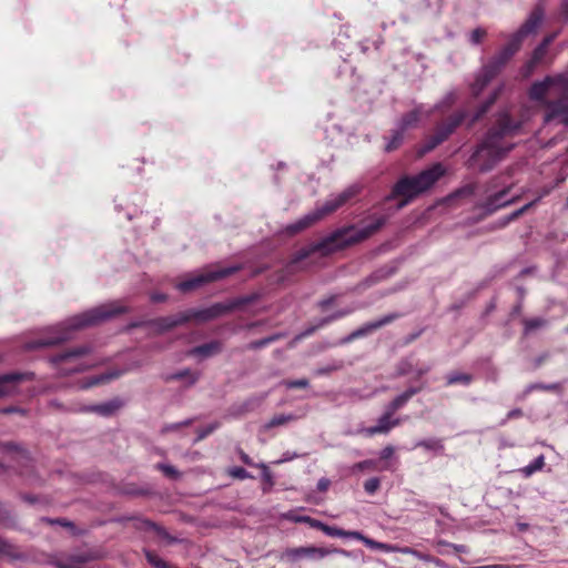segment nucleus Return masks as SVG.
<instances>
[{"label":"nucleus","mask_w":568,"mask_h":568,"mask_svg":"<svg viewBox=\"0 0 568 568\" xmlns=\"http://www.w3.org/2000/svg\"><path fill=\"white\" fill-rule=\"evenodd\" d=\"M521 126L523 122L513 119L508 112L499 113L495 123L475 146L467 166L480 173L491 171L515 148V143L508 139L518 135Z\"/></svg>","instance_id":"nucleus-1"},{"label":"nucleus","mask_w":568,"mask_h":568,"mask_svg":"<svg viewBox=\"0 0 568 568\" xmlns=\"http://www.w3.org/2000/svg\"><path fill=\"white\" fill-rule=\"evenodd\" d=\"M386 223V217L383 215L372 216L371 221L364 224L361 227L357 226H348L336 230L318 243L312 245L311 247H304L298 250L294 256L290 260L286 265L276 273V281L278 283L286 282L291 276H293L296 272L301 271L302 267L300 264L306 260L314 252H322L323 254H328L334 251L341 250L345 246L359 243L374 233H376L384 224Z\"/></svg>","instance_id":"nucleus-2"},{"label":"nucleus","mask_w":568,"mask_h":568,"mask_svg":"<svg viewBox=\"0 0 568 568\" xmlns=\"http://www.w3.org/2000/svg\"><path fill=\"white\" fill-rule=\"evenodd\" d=\"M126 312L128 307L122 305L120 302H110L92 307L67 318L55 327L51 328L47 334L27 342L24 344V349L33 351L55 346L69 341L75 331L98 325Z\"/></svg>","instance_id":"nucleus-3"},{"label":"nucleus","mask_w":568,"mask_h":568,"mask_svg":"<svg viewBox=\"0 0 568 568\" xmlns=\"http://www.w3.org/2000/svg\"><path fill=\"white\" fill-rule=\"evenodd\" d=\"M544 8L541 3H538L521 27L511 34L507 44L483 65L471 85L475 95H478L503 71L510 59L519 51L523 40L537 31L544 20Z\"/></svg>","instance_id":"nucleus-4"},{"label":"nucleus","mask_w":568,"mask_h":568,"mask_svg":"<svg viewBox=\"0 0 568 568\" xmlns=\"http://www.w3.org/2000/svg\"><path fill=\"white\" fill-rule=\"evenodd\" d=\"M445 172L446 170L442 163H435L417 174L403 175L393 185L386 200L399 199L398 209H403L414 199L430 190Z\"/></svg>","instance_id":"nucleus-5"},{"label":"nucleus","mask_w":568,"mask_h":568,"mask_svg":"<svg viewBox=\"0 0 568 568\" xmlns=\"http://www.w3.org/2000/svg\"><path fill=\"white\" fill-rule=\"evenodd\" d=\"M359 191L361 186L358 184H352L339 193L331 194L326 201L323 204L317 205L314 211L307 213L296 222L286 225L285 232L288 235H295L304 231L315 222L322 220L326 215L332 214L341 206L346 204L349 200L356 196Z\"/></svg>","instance_id":"nucleus-6"},{"label":"nucleus","mask_w":568,"mask_h":568,"mask_svg":"<svg viewBox=\"0 0 568 568\" xmlns=\"http://www.w3.org/2000/svg\"><path fill=\"white\" fill-rule=\"evenodd\" d=\"M513 183H504L501 176H493L484 185V200L476 204L485 216H489L498 210L506 207L517 201V197H509Z\"/></svg>","instance_id":"nucleus-7"},{"label":"nucleus","mask_w":568,"mask_h":568,"mask_svg":"<svg viewBox=\"0 0 568 568\" xmlns=\"http://www.w3.org/2000/svg\"><path fill=\"white\" fill-rule=\"evenodd\" d=\"M466 118L467 112L460 110L453 113L443 122L437 124L434 133L426 139L423 145V152H430L436 146L445 142L456 131V129L466 120Z\"/></svg>","instance_id":"nucleus-8"},{"label":"nucleus","mask_w":568,"mask_h":568,"mask_svg":"<svg viewBox=\"0 0 568 568\" xmlns=\"http://www.w3.org/2000/svg\"><path fill=\"white\" fill-rule=\"evenodd\" d=\"M240 270V266H227V267H219L213 271H207L197 275H194L185 281H182L176 284V288L182 293H187L194 291L203 285L225 278Z\"/></svg>","instance_id":"nucleus-9"},{"label":"nucleus","mask_w":568,"mask_h":568,"mask_svg":"<svg viewBox=\"0 0 568 568\" xmlns=\"http://www.w3.org/2000/svg\"><path fill=\"white\" fill-rule=\"evenodd\" d=\"M332 552H338L344 556H349V552L343 549H326L315 546L287 548L281 555V559L290 562H297L302 559L321 560Z\"/></svg>","instance_id":"nucleus-10"},{"label":"nucleus","mask_w":568,"mask_h":568,"mask_svg":"<svg viewBox=\"0 0 568 568\" xmlns=\"http://www.w3.org/2000/svg\"><path fill=\"white\" fill-rule=\"evenodd\" d=\"M33 379L34 373L32 372H11L0 375V397L16 394L19 383Z\"/></svg>","instance_id":"nucleus-11"},{"label":"nucleus","mask_w":568,"mask_h":568,"mask_svg":"<svg viewBox=\"0 0 568 568\" xmlns=\"http://www.w3.org/2000/svg\"><path fill=\"white\" fill-rule=\"evenodd\" d=\"M433 368L432 364H423L418 366L415 362L414 356H406L398 361L395 368V376L403 377L410 374L415 375L418 379L422 376L428 374Z\"/></svg>","instance_id":"nucleus-12"},{"label":"nucleus","mask_w":568,"mask_h":568,"mask_svg":"<svg viewBox=\"0 0 568 568\" xmlns=\"http://www.w3.org/2000/svg\"><path fill=\"white\" fill-rule=\"evenodd\" d=\"M184 313L185 316L187 317V322H190L191 320H195L197 322L205 323L226 314V308L224 303H214L209 307L190 308L184 311Z\"/></svg>","instance_id":"nucleus-13"},{"label":"nucleus","mask_w":568,"mask_h":568,"mask_svg":"<svg viewBox=\"0 0 568 568\" xmlns=\"http://www.w3.org/2000/svg\"><path fill=\"white\" fill-rule=\"evenodd\" d=\"M185 323H187V317L185 316V313L183 311L169 316L156 317L154 320L149 321L146 324L148 326L155 329L158 333L162 334Z\"/></svg>","instance_id":"nucleus-14"},{"label":"nucleus","mask_w":568,"mask_h":568,"mask_svg":"<svg viewBox=\"0 0 568 568\" xmlns=\"http://www.w3.org/2000/svg\"><path fill=\"white\" fill-rule=\"evenodd\" d=\"M394 414L385 408L384 413L379 416L376 424L363 429L366 436H374L377 434H388L394 427L400 425V418H394Z\"/></svg>","instance_id":"nucleus-15"},{"label":"nucleus","mask_w":568,"mask_h":568,"mask_svg":"<svg viewBox=\"0 0 568 568\" xmlns=\"http://www.w3.org/2000/svg\"><path fill=\"white\" fill-rule=\"evenodd\" d=\"M91 352L92 347L90 345H80L51 356L49 361L54 367H59L62 363H72Z\"/></svg>","instance_id":"nucleus-16"},{"label":"nucleus","mask_w":568,"mask_h":568,"mask_svg":"<svg viewBox=\"0 0 568 568\" xmlns=\"http://www.w3.org/2000/svg\"><path fill=\"white\" fill-rule=\"evenodd\" d=\"M398 317H399L398 313H390V314L384 315L378 320L367 322V323L363 324L362 326H359L358 328L354 329L353 331L354 335H355L356 339L366 337V336L371 335L373 332L390 324Z\"/></svg>","instance_id":"nucleus-17"},{"label":"nucleus","mask_w":568,"mask_h":568,"mask_svg":"<svg viewBox=\"0 0 568 568\" xmlns=\"http://www.w3.org/2000/svg\"><path fill=\"white\" fill-rule=\"evenodd\" d=\"M547 106L548 111L545 115L546 122L559 119L561 122L568 123V95L556 101L548 102Z\"/></svg>","instance_id":"nucleus-18"},{"label":"nucleus","mask_w":568,"mask_h":568,"mask_svg":"<svg viewBox=\"0 0 568 568\" xmlns=\"http://www.w3.org/2000/svg\"><path fill=\"white\" fill-rule=\"evenodd\" d=\"M91 559L88 554H75L70 556H57L50 564L54 568H84V565Z\"/></svg>","instance_id":"nucleus-19"},{"label":"nucleus","mask_w":568,"mask_h":568,"mask_svg":"<svg viewBox=\"0 0 568 568\" xmlns=\"http://www.w3.org/2000/svg\"><path fill=\"white\" fill-rule=\"evenodd\" d=\"M427 109L424 104H418L412 111L405 113L400 120L396 123L402 130L406 131L408 129L417 126L422 116L426 118Z\"/></svg>","instance_id":"nucleus-20"},{"label":"nucleus","mask_w":568,"mask_h":568,"mask_svg":"<svg viewBox=\"0 0 568 568\" xmlns=\"http://www.w3.org/2000/svg\"><path fill=\"white\" fill-rule=\"evenodd\" d=\"M222 349H223L222 342L214 339L209 343H204V344L193 347L192 349H190L189 355L197 356L201 358H207V357H212L216 354H220L222 352Z\"/></svg>","instance_id":"nucleus-21"},{"label":"nucleus","mask_w":568,"mask_h":568,"mask_svg":"<svg viewBox=\"0 0 568 568\" xmlns=\"http://www.w3.org/2000/svg\"><path fill=\"white\" fill-rule=\"evenodd\" d=\"M555 85L552 75H547L540 81H536L529 89V98L534 101H542L551 87Z\"/></svg>","instance_id":"nucleus-22"},{"label":"nucleus","mask_w":568,"mask_h":568,"mask_svg":"<svg viewBox=\"0 0 568 568\" xmlns=\"http://www.w3.org/2000/svg\"><path fill=\"white\" fill-rule=\"evenodd\" d=\"M122 406V400L114 398L102 404L91 405L83 408V412L97 413L101 416H111Z\"/></svg>","instance_id":"nucleus-23"},{"label":"nucleus","mask_w":568,"mask_h":568,"mask_svg":"<svg viewBox=\"0 0 568 568\" xmlns=\"http://www.w3.org/2000/svg\"><path fill=\"white\" fill-rule=\"evenodd\" d=\"M396 272V268L394 266H383L375 272H373L369 276H367L363 282V287H371L382 281L387 280L392 275H394Z\"/></svg>","instance_id":"nucleus-24"},{"label":"nucleus","mask_w":568,"mask_h":568,"mask_svg":"<svg viewBox=\"0 0 568 568\" xmlns=\"http://www.w3.org/2000/svg\"><path fill=\"white\" fill-rule=\"evenodd\" d=\"M456 100L457 92L455 90H450L443 97L442 100L435 103L432 108L427 109L426 118H429L435 111L444 112L448 110L452 105L455 104Z\"/></svg>","instance_id":"nucleus-25"},{"label":"nucleus","mask_w":568,"mask_h":568,"mask_svg":"<svg viewBox=\"0 0 568 568\" xmlns=\"http://www.w3.org/2000/svg\"><path fill=\"white\" fill-rule=\"evenodd\" d=\"M187 379V385L192 386L200 379V373L192 372L190 368H184L164 376L165 382Z\"/></svg>","instance_id":"nucleus-26"},{"label":"nucleus","mask_w":568,"mask_h":568,"mask_svg":"<svg viewBox=\"0 0 568 568\" xmlns=\"http://www.w3.org/2000/svg\"><path fill=\"white\" fill-rule=\"evenodd\" d=\"M404 133H405V131L396 125L392 130L390 136L387 140V143L385 145V151L393 152V151L397 150L404 141Z\"/></svg>","instance_id":"nucleus-27"},{"label":"nucleus","mask_w":568,"mask_h":568,"mask_svg":"<svg viewBox=\"0 0 568 568\" xmlns=\"http://www.w3.org/2000/svg\"><path fill=\"white\" fill-rule=\"evenodd\" d=\"M267 396H268V393H263L260 395H254V396L248 397L241 405L240 412L248 413V412H253V410L257 409L264 403V400L267 398Z\"/></svg>","instance_id":"nucleus-28"},{"label":"nucleus","mask_w":568,"mask_h":568,"mask_svg":"<svg viewBox=\"0 0 568 568\" xmlns=\"http://www.w3.org/2000/svg\"><path fill=\"white\" fill-rule=\"evenodd\" d=\"M499 90L494 91L489 98L477 109L471 119L469 120L468 126L474 125L495 103L498 97Z\"/></svg>","instance_id":"nucleus-29"},{"label":"nucleus","mask_w":568,"mask_h":568,"mask_svg":"<svg viewBox=\"0 0 568 568\" xmlns=\"http://www.w3.org/2000/svg\"><path fill=\"white\" fill-rule=\"evenodd\" d=\"M298 417L294 414H278L272 417L267 423L262 426L263 430H270L273 427H278L287 424L288 422L296 420Z\"/></svg>","instance_id":"nucleus-30"},{"label":"nucleus","mask_w":568,"mask_h":568,"mask_svg":"<svg viewBox=\"0 0 568 568\" xmlns=\"http://www.w3.org/2000/svg\"><path fill=\"white\" fill-rule=\"evenodd\" d=\"M256 298H257L256 294H251V295H244V296H240V297L230 300L224 303L226 313H230L241 306L251 304V303L255 302Z\"/></svg>","instance_id":"nucleus-31"},{"label":"nucleus","mask_w":568,"mask_h":568,"mask_svg":"<svg viewBox=\"0 0 568 568\" xmlns=\"http://www.w3.org/2000/svg\"><path fill=\"white\" fill-rule=\"evenodd\" d=\"M473 382V376L467 373L452 372L446 376L447 385L462 384L468 386Z\"/></svg>","instance_id":"nucleus-32"},{"label":"nucleus","mask_w":568,"mask_h":568,"mask_svg":"<svg viewBox=\"0 0 568 568\" xmlns=\"http://www.w3.org/2000/svg\"><path fill=\"white\" fill-rule=\"evenodd\" d=\"M544 466H545V457H544V455H539L532 462H530L528 465H526L525 467L520 468L519 471L525 477H530L536 471L541 470Z\"/></svg>","instance_id":"nucleus-33"},{"label":"nucleus","mask_w":568,"mask_h":568,"mask_svg":"<svg viewBox=\"0 0 568 568\" xmlns=\"http://www.w3.org/2000/svg\"><path fill=\"white\" fill-rule=\"evenodd\" d=\"M523 323L524 335H529L530 333L547 325V321L542 317L523 318Z\"/></svg>","instance_id":"nucleus-34"},{"label":"nucleus","mask_w":568,"mask_h":568,"mask_svg":"<svg viewBox=\"0 0 568 568\" xmlns=\"http://www.w3.org/2000/svg\"><path fill=\"white\" fill-rule=\"evenodd\" d=\"M258 468L262 469V480H263L262 491L264 494H268V493H271V490L275 484L273 474L270 471L268 467L264 463H260Z\"/></svg>","instance_id":"nucleus-35"},{"label":"nucleus","mask_w":568,"mask_h":568,"mask_svg":"<svg viewBox=\"0 0 568 568\" xmlns=\"http://www.w3.org/2000/svg\"><path fill=\"white\" fill-rule=\"evenodd\" d=\"M548 193H549V191L545 190L538 197H536L531 202L525 204L520 209L514 211L513 213L508 214L507 220L510 222L517 220L519 216H521L524 213H526L530 207L535 206Z\"/></svg>","instance_id":"nucleus-36"},{"label":"nucleus","mask_w":568,"mask_h":568,"mask_svg":"<svg viewBox=\"0 0 568 568\" xmlns=\"http://www.w3.org/2000/svg\"><path fill=\"white\" fill-rule=\"evenodd\" d=\"M414 447H423L426 450H433V452H443L444 445L440 439L438 438H427V439H420L416 442Z\"/></svg>","instance_id":"nucleus-37"},{"label":"nucleus","mask_w":568,"mask_h":568,"mask_svg":"<svg viewBox=\"0 0 568 568\" xmlns=\"http://www.w3.org/2000/svg\"><path fill=\"white\" fill-rule=\"evenodd\" d=\"M343 367H344V362L343 361H341V359L333 361L332 363H329V364H327L325 366L317 367L314 371V374L316 376H325V375H329L333 372L339 371Z\"/></svg>","instance_id":"nucleus-38"},{"label":"nucleus","mask_w":568,"mask_h":568,"mask_svg":"<svg viewBox=\"0 0 568 568\" xmlns=\"http://www.w3.org/2000/svg\"><path fill=\"white\" fill-rule=\"evenodd\" d=\"M409 400L410 399L404 393H400L393 400H390L385 408L395 414L397 410L404 408Z\"/></svg>","instance_id":"nucleus-39"},{"label":"nucleus","mask_w":568,"mask_h":568,"mask_svg":"<svg viewBox=\"0 0 568 568\" xmlns=\"http://www.w3.org/2000/svg\"><path fill=\"white\" fill-rule=\"evenodd\" d=\"M155 468L158 470H161L164 476L171 479H179L181 477L180 471L172 465L165 464V463H159L155 465Z\"/></svg>","instance_id":"nucleus-40"},{"label":"nucleus","mask_w":568,"mask_h":568,"mask_svg":"<svg viewBox=\"0 0 568 568\" xmlns=\"http://www.w3.org/2000/svg\"><path fill=\"white\" fill-rule=\"evenodd\" d=\"M120 375H121V372H119V371H113V372H110V373L101 374V375H98V376L93 377L87 384V386L89 387V386L98 385V384H101V383H104V382L118 378Z\"/></svg>","instance_id":"nucleus-41"},{"label":"nucleus","mask_w":568,"mask_h":568,"mask_svg":"<svg viewBox=\"0 0 568 568\" xmlns=\"http://www.w3.org/2000/svg\"><path fill=\"white\" fill-rule=\"evenodd\" d=\"M145 558L154 568H171L162 558L151 550H145Z\"/></svg>","instance_id":"nucleus-42"},{"label":"nucleus","mask_w":568,"mask_h":568,"mask_svg":"<svg viewBox=\"0 0 568 568\" xmlns=\"http://www.w3.org/2000/svg\"><path fill=\"white\" fill-rule=\"evenodd\" d=\"M219 426H220V424L217 422H214V423H211V424L206 425L205 427H202V428L197 429V436L194 439V444H196V443L203 440L204 438H206L214 430H216L219 428Z\"/></svg>","instance_id":"nucleus-43"},{"label":"nucleus","mask_w":568,"mask_h":568,"mask_svg":"<svg viewBox=\"0 0 568 568\" xmlns=\"http://www.w3.org/2000/svg\"><path fill=\"white\" fill-rule=\"evenodd\" d=\"M366 469L377 470L378 469L377 460H375V459H365V460L356 463L352 467L353 471H363V470H366Z\"/></svg>","instance_id":"nucleus-44"},{"label":"nucleus","mask_w":568,"mask_h":568,"mask_svg":"<svg viewBox=\"0 0 568 568\" xmlns=\"http://www.w3.org/2000/svg\"><path fill=\"white\" fill-rule=\"evenodd\" d=\"M281 385L285 386L287 389L307 388L310 386V382L306 378L284 379L281 382Z\"/></svg>","instance_id":"nucleus-45"},{"label":"nucleus","mask_w":568,"mask_h":568,"mask_svg":"<svg viewBox=\"0 0 568 568\" xmlns=\"http://www.w3.org/2000/svg\"><path fill=\"white\" fill-rule=\"evenodd\" d=\"M0 448H1L3 452H17V453H20V454H21V456H22L24 459H27V460H29V459H30V458H29L28 453H27L24 449H22V448L20 447V445H18V444H17V443H14V442H7V443H3V444H1V445H0Z\"/></svg>","instance_id":"nucleus-46"},{"label":"nucleus","mask_w":568,"mask_h":568,"mask_svg":"<svg viewBox=\"0 0 568 568\" xmlns=\"http://www.w3.org/2000/svg\"><path fill=\"white\" fill-rule=\"evenodd\" d=\"M227 474L233 478L241 480L253 478V476L245 468L239 466L229 468Z\"/></svg>","instance_id":"nucleus-47"},{"label":"nucleus","mask_w":568,"mask_h":568,"mask_svg":"<svg viewBox=\"0 0 568 568\" xmlns=\"http://www.w3.org/2000/svg\"><path fill=\"white\" fill-rule=\"evenodd\" d=\"M193 422H194L193 418H187V419H184V420L179 422V423L166 424V425H164L162 427L161 433L165 434V433H169V432L179 430L182 427L190 426Z\"/></svg>","instance_id":"nucleus-48"},{"label":"nucleus","mask_w":568,"mask_h":568,"mask_svg":"<svg viewBox=\"0 0 568 568\" xmlns=\"http://www.w3.org/2000/svg\"><path fill=\"white\" fill-rule=\"evenodd\" d=\"M546 53H547V49L545 48V44H538L532 52V55L530 59V64L536 65V64L541 63Z\"/></svg>","instance_id":"nucleus-49"},{"label":"nucleus","mask_w":568,"mask_h":568,"mask_svg":"<svg viewBox=\"0 0 568 568\" xmlns=\"http://www.w3.org/2000/svg\"><path fill=\"white\" fill-rule=\"evenodd\" d=\"M321 530L329 537H346L345 530L335 526H328L325 523H323V526Z\"/></svg>","instance_id":"nucleus-50"},{"label":"nucleus","mask_w":568,"mask_h":568,"mask_svg":"<svg viewBox=\"0 0 568 568\" xmlns=\"http://www.w3.org/2000/svg\"><path fill=\"white\" fill-rule=\"evenodd\" d=\"M475 191H476V184H474V183L466 184V185L459 187L458 190H456L452 194V197L471 196L475 194Z\"/></svg>","instance_id":"nucleus-51"},{"label":"nucleus","mask_w":568,"mask_h":568,"mask_svg":"<svg viewBox=\"0 0 568 568\" xmlns=\"http://www.w3.org/2000/svg\"><path fill=\"white\" fill-rule=\"evenodd\" d=\"M293 520L295 523H305V524L310 525V527L316 528V529H320V530H321V528L323 526V521H321L318 519H315V518H312L310 516H295V517H293Z\"/></svg>","instance_id":"nucleus-52"},{"label":"nucleus","mask_w":568,"mask_h":568,"mask_svg":"<svg viewBox=\"0 0 568 568\" xmlns=\"http://www.w3.org/2000/svg\"><path fill=\"white\" fill-rule=\"evenodd\" d=\"M276 339H277V336H275V335L264 337V338L251 342L247 347L250 349H260V348H263V347L270 345L271 343L275 342Z\"/></svg>","instance_id":"nucleus-53"},{"label":"nucleus","mask_w":568,"mask_h":568,"mask_svg":"<svg viewBox=\"0 0 568 568\" xmlns=\"http://www.w3.org/2000/svg\"><path fill=\"white\" fill-rule=\"evenodd\" d=\"M381 486V479L378 477H372L364 483V490L368 495H374Z\"/></svg>","instance_id":"nucleus-54"},{"label":"nucleus","mask_w":568,"mask_h":568,"mask_svg":"<svg viewBox=\"0 0 568 568\" xmlns=\"http://www.w3.org/2000/svg\"><path fill=\"white\" fill-rule=\"evenodd\" d=\"M552 79L555 85L559 87L562 91H568V72L552 75Z\"/></svg>","instance_id":"nucleus-55"},{"label":"nucleus","mask_w":568,"mask_h":568,"mask_svg":"<svg viewBox=\"0 0 568 568\" xmlns=\"http://www.w3.org/2000/svg\"><path fill=\"white\" fill-rule=\"evenodd\" d=\"M362 541L371 549H375V550H387L388 549V546L386 544H383V542H379V541H376L374 539H371L366 536H364V539H362Z\"/></svg>","instance_id":"nucleus-56"},{"label":"nucleus","mask_w":568,"mask_h":568,"mask_svg":"<svg viewBox=\"0 0 568 568\" xmlns=\"http://www.w3.org/2000/svg\"><path fill=\"white\" fill-rule=\"evenodd\" d=\"M354 311H355V308H353V307H346V308L338 310V311L329 314V320L335 322L337 320H341L345 316L351 315Z\"/></svg>","instance_id":"nucleus-57"},{"label":"nucleus","mask_w":568,"mask_h":568,"mask_svg":"<svg viewBox=\"0 0 568 568\" xmlns=\"http://www.w3.org/2000/svg\"><path fill=\"white\" fill-rule=\"evenodd\" d=\"M557 388H558V384H540V383H537V384H530L529 386H527L526 392L529 393V392H532L535 389L554 390V389H557Z\"/></svg>","instance_id":"nucleus-58"},{"label":"nucleus","mask_w":568,"mask_h":568,"mask_svg":"<svg viewBox=\"0 0 568 568\" xmlns=\"http://www.w3.org/2000/svg\"><path fill=\"white\" fill-rule=\"evenodd\" d=\"M485 36L486 31L484 29L477 28L470 34V42L473 44H479Z\"/></svg>","instance_id":"nucleus-59"},{"label":"nucleus","mask_w":568,"mask_h":568,"mask_svg":"<svg viewBox=\"0 0 568 568\" xmlns=\"http://www.w3.org/2000/svg\"><path fill=\"white\" fill-rule=\"evenodd\" d=\"M521 416H523V410H521L520 408H514V409H511V410H509V412L507 413L506 418H504V419L499 423V425H500V426H504V425H506V423H507L509 419L519 418V417H521Z\"/></svg>","instance_id":"nucleus-60"},{"label":"nucleus","mask_w":568,"mask_h":568,"mask_svg":"<svg viewBox=\"0 0 568 568\" xmlns=\"http://www.w3.org/2000/svg\"><path fill=\"white\" fill-rule=\"evenodd\" d=\"M0 413H2V414H20V415H26L27 410L24 408H21V407H18V406H7L4 408H1Z\"/></svg>","instance_id":"nucleus-61"},{"label":"nucleus","mask_w":568,"mask_h":568,"mask_svg":"<svg viewBox=\"0 0 568 568\" xmlns=\"http://www.w3.org/2000/svg\"><path fill=\"white\" fill-rule=\"evenodd\" d=\"M425 385L420 384L417 386H409L403 393L410 399L416 394L420 393L424 389Z\"/></svg>","instance_id":"nucleus-62"},{"label":"nucleus","mask_w":568,"mask_h":568,"mask_svg":"<svg viewBox=\"0 0 568 568\" xmlns=\"http://www.w3.org/2000/svg\"><path fill=\"white\" fill-rule=\"evenodd\" d=\"M240 459L243 464L250 466V467H258V464H255L253 459L243 450H239Z\"/></svg>","instance_id":"nucleus-63"},{"label":"nucleus","mask_w":568,"mask_h":568,"mask_svg":"<svg viewBox=\"0 0 568 568\" xmlns=\"http://www.w3.org/2000/svg\"><path fill=\"white\" fill-rule=\"evenodd\" d=\"M394 455V447L388 445L379 452V458L383 460L389 459Z\"/></svg>","instance_id":"nucleus-64"}]
</instances>
